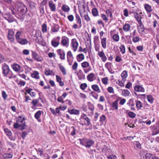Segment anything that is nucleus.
Instances as JSON below:
<instances>
[{
	"mask_svg": "<svg viewBox=\"0 0 159 159\" xmlns=\"http://www.w3.org/2000/svg\"><path fill=\"white\" fill-rule=\"evenodd\" d=\"M68 112L71 114L79 115L80 111L79 110L75 109H69Z\"/></svg>",
	"mask_w": 159,
	"mask_h": 159,
	"instance_id": "412c9836",
	"label": "nucleus"
},
{
	"mask_svg": "<svg viewBox=\"0 0 159 159\" xmlns=\"http://www.w3.org/2000/svg\"><path fill=\"white\" fill-rule=\"evenodd\" d=\"M119 99H117L116 101L112 102L111 106L113 108L116 110H117L118 109V102Z\"/></svg>",
	"mask_w": 159,
	"mask_h": 159,
	"instance_id": "393cba45",
	"label": "nucleus"
},
{
	"mask_svg": "<svg viewBox=\"0 0 159 159\" xmlns=\"http://www.w3.org/2000/svg\"><path fill=\"white\" fill-rule=\"evenodd\" d=\"M12 156L10 153H5L3 155L2 159H10L12 158Z\"/></svg>",
	"mask_w": 159,
	"mask_h": 159,
	"instance_id": "c85d7f7f",
	"label": "nucleus"
},
{
	"mask_svg": "<svg viewBox=\"0 0 159 159\" xmlns=\"http://www.w3.org/2000/svg\"><path fill=\"white\" fill-rule=\"evenodd\" d=\"M127 105L129 107H133L135 105V103L134 99L131 98L129 99L128 102L127 103Z\"/></svg>",
	"mask_w": 159,
	"mask_h": 159,
	"instance_id": "ea45409f",
	"label": "nucleus"
},
{
	"mask_svg": "<svg viewBox=\"0 0 159 159\" xmlns=\"http://www.w3.org/2000/svg\"><path fill=\"white\" fill-rule=\"evenodd\" d=\"M144 8L148 12H151L152 11V7L149 4H145L144 5Z\"/></svg>",
	"mask_w": 159,
	"mask_h": 159,
	"instance_id": "58836bf2",
	"label": "nucleus"
},
{
	"mask_svg": "<svg viewBox=\"0 0 159 159\" xmlns=\"http://www.w3.org/2000/svg\"><path fill=\"white\" fill-rule=\"evenodd\" d=\"M147 99L149 102L152 104L153 102V98L151 95H147Z\"/></svg>",
	"mask_w": 159,
	"mask_h": 159,
	"instance_id": "09e8293b",
	"label": "nucleus"
},
{
	"mask_svg": "<svg viewBox=\"0 0 159 159\" xmlns=\"http://www.w3.org/2000/svg\"><path fill=\"white\" fill-rule=\"evenodd\" d=\"M59 68L63 75H66V71L65 68L62 65L59 64Z\"/></svg>",
	"mask_w": 159,
	"mask_h": 159,
	"instance_id": "7c9ffc66",
	"label": "nucleus"
},
{
	"mask_svg": "<svg viewBox=\"0 0 159 159\" xmlns=\"http://www.w3.org/2000/svg\"><path fill=\"white\" fill-rule=\"evenodd\" d=\"M120 51L122 54H124L125 53V48L124 45H121L120 47Z\"/></svg>",
	"mask_w": 159,
	"mask_h": 159,
	"instance_id": "79ce46f5",
	"label": "nucleus"
},
{
	"mask_svg": "<svg viewBox=\"0 0 159 159\" xmlns=\"http://www.w3.org/2000/svg\"><path fill=\"white\" fill-rule=\"evenodd\" d=\"M95 74L93 73L89 74L87 77V79L90 82L93 81L94 80Z\"/></svg>",
	"mask_w": 159,
	"mask_h": 159,
	"instance_id": "5701e85b",
	"label": "nucleus"
},
{
	"mask_svg": "<svg viewBox=\"0 0 159 159\" xmlns=\"http://www.w3.org/2000/svg\"><path fill=\"white\" fill-rule=\"evenodd\" d=\"M132 40L134 43H136L140 41V38L138 36H134L133 37Z\"/></svg>",
	"mask_w": 159,
	"mask_h": 159,
	"instance_id": "4d7b16f0",
	"label": "nucleus"
},
{
	"mask_svg": "<svg viewBox=\"0 0 159 159\" xmlns=\"http://www.w3.org/2000/svg\"><path fill=\"white\" fill-rule=\"evenodd\" d=\"M32 56L35 60L38 61H42L43 60V57L40 56L35 51H31Z\"/></svg>",
	"mask_w": 159,
	"mask_h": 159,
	"instance_id": "20e7f679",
	"label": "nucleus"
},
{
	"mask_svg": "<svg viewBox=\"0 0 159 159\" xmlns=\"http://www.w3.org/2000/svg\"><path fill=\"white\" fill-rule=\"evenodd\" d=\"M94 44L99 43V37L98 35H95L94 37Z\"/></svg>",
	"mask_w": 159,
	"mask_h": 159,
	"instance_id": "13d9d810",
	"label": "nucleus"
},
{
	"mask_svg": "<svg viewBox=\"0 0 159 159\" xmlns=\"http://www.w3.org/2000/svg\"><path fill=\"white\" fill-rule=\"evenodd\" d=\"M69 39L68 38L65 36H63L61 37V43L64 46L67 47L68 46Z\"/></svg>",
	"mask_w": 159,
	"mask_h": 159,
	"instance_id": "6e6552de",
	"label": "nucleus"
},
{
	"mask_svg": "<svg viewBox=\"0 0 159 159\" xmlns=\"http://www.w3.org/2000/svg\"><path fill=\"white\" fill-rule=\"evenodd\" d=\"M89 109L90 110L92 113H93L94 107V105L90 102L87 103Z\"/></svg>",
	"mask_w": 159,
	"mask_h": 159,
	"instance_id": "cd10ccee",
	"label": "nucleus"
},
{
	"mask_svg": "<svg viewBox=\"0 0 159 159\" xmlns=\"http://www.w3.org/2000/svg\"><path fill=\"white\" fill-rule=\"evenodd\" d=\"M41 114V111H37L35 114L34 117L37 119H38Z\"/></svg>",
	"mask_w": 159,
	"mask_h": 159,
	"instance_id": "3c124183",
	"label": "nucleus"
},
{
	"mask_svg": "<svg viewBox=\"0 0 159 159\" xmlns=\"http://www.w3.org/2000/svg\"><path fill=\"white\" fill-rule=\"evenodd\" d=\"M12 67L16 71H18L20 69V66L17 64H14L12 66Z\"/></svg>",
	"mask_w": 159,
	"mask_h": 159,
	"instance_id": "f704fd0d",
	"label": "nucleus"
},
{
	"mask_svg": "<svg viewBox=\"0 0 159 159\" xmlns=\"http://www.w3.org/2000/svg\"><path fill=\"white\" fill-rule=\"evenodd\" d=\"M94 47L95 50L96 51H98L100 48V45L99 43L94 44Z\"/></svg>",
	"mask_w": 159,
	"mask_h": 159,
	"instance_id": "774afa93",
	"label": "nucleus"
},
{
	"mask_svg": "<svg viewBox=\"0 0 159 159\" xmlns=\"http://www.w3.org/2000/svg\"><path fill=\"white\" fill-rule=\"evenodd\" d=\"M92 88L94 91L99 93L101 91L99 89L98 86L97 84H93L92 86Z\"/></svg>",
	"mask_w": 159,
	"mask_h": 159,
	"instance_id": "473e14b6",
	"label": "nucleus"
},
{
	"mask_svg": "<svg viewBox=\"0 0 159 159\" xmlns=\"http://www.w3.org/2000/svg\"><path fill=\"white\" fill-rule=\"evenodd\" d=\"M134 17L135 18L137 21L138 23L140 21H142L141 20L142 17L138 13H134Z\"/></svg>",
	"mask_w": 159,
	"mask_h": 159,
	"instance_id": "c756f323",
	"label": "nucleus"
},
{
	"mask_svg": "<svg viewBox=\"0 0 159 159\" xmlns=\"http://www.w3.org/2000/svg\"><path fill=\"white\" fill-rule=\"evenodd\" d=\"M101 39V44L102 47L104 49H106L107 47V38H104Z\"/></svg>",
	"mask_w": 159,
	"mask_h": 159,
	"instance_id": "b1692460",
	"label": "nucleus"
},
{
	"mask_svg": "<svg viewBox=\"0 0 159 159\" xmlns=\"http://www.w3.org/2000/svg\"><path fill=\"white\" fill-rule=\"evenodd\" d=\"M98 54L101 58V60L105 62L107 60V58L103 51L101 52L99 51Z\"/></svg>",
	"mask_w": 159,
	"mask_h": 159,
	"instance_id": "dca6fc26",
	"label": "nucleus"
},
{
	"mask_svg": "<svg viewBox=\"0 0 159 159\" xmlns=\"http://www.w3.org/2000/svg\"><path fill=\"white\" fill-rule=\"evenodd\" d=\"M106 116L104 115H102L100 117L99 121L101 123V124L100 125H101L103 124L104 122L106 120Z\"/></svg>",
	"mask_w": 159,
	"mask_h": 159,
	"instance_id": "37998d69",
	"label": "nucleus"
},
{
	"mask_svg": "<svg viewBox=\"0 0 159 159\" xmlns=\"http://www.w3.org/2000/svg\"><path fill=\"white\" fill-rule=\"evenodd\" d=\"M80 143L86 148H89L93 145L94 142L91 139L83 138L80 139Z\"/></svg>",
	"mask_w": 159,
	"mask_h": 159,
	"instance_id": "f257e3e1",
	"label": "nucleus"
},
{
	"mask_svg": "<svg viewBox=\"0 0 159 159\" xmlns=\"http://www.w3.org/2000/svg\"><path fill=\"white\" fill-rule=\"evenodd\" d=\"M106 13L107 16L108 17H112V14L111 12L109 9H107L106 11Z\"/></svg>",
	"mask_w": 159,
	"mask_h": 159,
	"instance_id": "6e6d98bb",
	"label": "nucleus"
},
{
	"mask_svg": "<svg viewBox=\"0 0 159 159\" xmlns=\"http://www.w3.org/2000/svg\"><path fill=\"white\" fill-rule=\"evenodd\" d=\"M67 18L70 22H72L74 20V16L72 15H70L67 16Z\"/></svg>",
	"mask_w": 159,
	"mask_h": 159,
	"instance_id": "e2e57ef3",
	"label": "nucleus"
},
{
	"mask_svg": "<svg viewBox=\"0 0 159 159\" xmlns=\"http://www.w3.org/2000/svg\"><path fill=\"white\" fill-rule=\"evenodd\" d=\"M21 119L22 120L20 121V130H23L25 128L26 126L25 121V118L24 117L20 116V119Z\"/></svg>",
	"mask_w": 159,
	"mask_h": 159,
	"instance_id": "4468645a",
	"label": "nucleus"
},
{
	"mask_svg": "<svg viewBox=\"0 0 159 159\" xmlns=\"http://www.w3.org/2000/svg\"><path fill=\"white\" fill-rule=\"evenodd\" d=\"M112 39L115 41L118 42L119 40V37L117 34H114L112 36Z\"/></svg>",
	"mask_w": 159,
	"mask_h": 159,
	"instance_id": "8fccbe9b",
	"label": "nucleus"
},
{
	"mask_svg": "<svg viewBox=\"0 0 159 159\" xmlns=\"http://www.w3.org/2000/svg\"><path fill=\"white\" fill-rule=\"evenodd\" d=\"M67 61L69 65H71L73 61V57L70 51H69L67 52Z\"/></svg>",
	"mask_w": 159,
	"mask_h": 159,
	"instance_id": "1a4fd4ad",
	"label": "nucleus"
},
{
	"mask_svg": "<svg viewBox=\"0 0 159 159\" xmlns=\"http://www.w3.org/2000/svg\"><path fill=\"white\" fill-rule=\"evenodd\" d=\"M77 75L80 80L85 79V75L83 73L81 70H80L77 73Z\"/></svg>",
	"mask_w": 159,
	"mask_h": 159,
	"instance_id": "2eb2a0df",
	"label": "nucleus"
},
{
	"mask_svg": "<svg viewBox=\"0 0 159 159\" xmlns=\"http://www.w3.org/2000/svg\"><path fill=\"white\" fill-rule=\"evenodd\" d=\"M27 11V8L23 4L20 3V13L22 15H24Z\"/></svg>",
	"mask_w": 159,
	"mask_h": 159,
	"instance_id": "aec40b11",
	"label": "nucleus"
},
{
	"mask_svg": "<svg viewBox=\"0 0 159 159\" xmlns=\"http://www.w3.org/2000/svg\"><path fill=\"white\" fill-rule=\"evenodd\" d=\"M2 74L3 75L5 76H7L10 79L13 78H16L17 76H19L20 75L19 74L17 76L12 75L10 76L11 73V72L10 71L9 66L7 65H5L2 67Z\"/></svg>",
	"mask_w": 159,
	"mask_h": 159,
	"instance_id": "f03ea898",
	"label": "nucleus"
},
{
	"mask_svg": "<svg viewBox=\"0 0 159 159\" xmlns=\"http://www.w3.org/2000/svg\"><path fill=\"white\" fill-rule=\"evenodd\" d=\"M152 135H154L159 133V121L157 122L156 125L152 127Z\"/></svg>",
	"mask_w": 159,
	"mask_h": 159,
	"instance_id": "39448f33",
	"label": "nucleus"
},
{
	"mask_svg": "<svg viewBox=\"0 0 159 159\" xmlns=\"http://www.w3.org/2000/svg\"><path fill=\"white\" fill-rule=\"evenodd\" d=\"M92 13L94 16H97L98 15V10L96 8H93L92 10Z\"/></svg>",
	"mask_w": 159,
	"mask_h": 159,
	"instance_id": "c03bdc74",
	"label": "nucleus"
},
{
	"mask_svg": "<svg viewBox=\"0 0 159 159\" xmlns=\"http://www.w3.org/2000/svg\"><path fill=\"white\" fill-rule=\"evenodd\" d=\"M57 51L58 55L60 56V58L61 60H65V53L64 50L61 49H59Z\"/></svg>",
	"mask_w": 159,
	"mask_h": 159,
	"instance_id": "f8f14e48",
	"label": "nucleus"
},
{
	"mask_svg": "<svg viewBox=\"0 0 159 159\" xmlns=\"http://www.w3.org/2000/svg\"><path fill=\"white\" fill-rule=\"evenodd\" d=\"M75 20L76 21V23L79 24V28H80L82 26L81 20L79 14L77 13H75Z\"/></svg>",
	"mask_w": 159,
	"mask_h": 159,
	"instance_id": "6ab92c4d",
	"label": "nucleus"
},
{
	"mask_svg": "<svg viewBox=\"0 0 159 159\" xmlns=\"http://www.w3.org/2000/svg\"><path fill=\"white\" fill-rule=\"evenodd\" d=\"M20 31H18L17 32L16 35V39L17 41L20 43Z\"/></svg>",
	"mask_w": 159,
	"mask_h": 159,
	"instance_id": "5fc2aeb1",
	"label": "nucleus"
},
{
	"mask_svg": "<svg viewBox=\"0 0 159 159\" xmlns=\"http://www.w3.org/2000/svg\"><path fill=\"white\" fill-rule=\"evenodd\" d=\"M4 130L5 134L7 136H10L11 135L12 133L11 131L9 130L7 128L5 129Z\"/></svg>",
	"mask_w": 159,
	"mask_h": 159,
	"instance_id": "de8ad7c7",
	"label": "nucleus"
},
{
	"mask_svg": "<svg viewBox=\"0 0 159 159\" xmlns=\"http://www.w3.org/2000/svg\"><path fill=\"white\" fill-rule=\"evenodd\" d=\"M130 94L129 91L127 89H124L122 92V95L126 97L128 96Z\"/></svg>",
	"mask_w": 159,
	"mask_h": 159,
	"instance_id": "4c0bfd02",
	"label": "nucleus"
},
{
	"mask_svg": "<svg viewBox=\"0 0 159 159\" xmlns=\"http://www.w3.org/2000/svg\"><path fill=\"white\" fill-rule=\"evenodd\" d=\"M84 59V55L82 53L80 54L77 56V59L78 61L80 62Z\"/></svg>",
	"mask_w": 159,
	"mask_h": 159,
	"instance_id": "e433bc0d",
	"label": "nucleus"
},
{
	"mask_svg": "<svg viewBox=\"0 0 159 159\" xmlns=\"http://www.w3.org/2000/svg\"><path fill=\"white\" fill-rule=\"evenodd\" d=\"M135 146L138 149H140L141 148V145L140 143L137 141H135L134 143Z\"/></svg>",
	"mask_w": 159,
	"mask_h": 159,
	"instance_id": "bf43d9fd",
	"label": "nucleus"
},
{
	"mask_svg": "<svg viewBox=\"0 0 159 159\" xmlns=\"http://www.w3.org/2000/svg\"><path fill=\"white\" fill-rule=\"evenodd\" d=\"M134 89L135 91L139 92H144L145 91L144 89L142 86L136 85L134 86Z\"/></svg>",
	"mask_w": 159,
	"mask_h": 159,
	"instance_id": "a211bd4d",
	"label": "nucleus"
},
{
	"mask_svg": "<svg viewBox=\"0 0 159 159\" xmlns=\"http://www.w3.org/2000/svg\"><path fill=\"white\" fill-rule=\"evenodd\" d=\"M78 66V63L76 62H75L73 66H72V69L73 70H76Z\"/></svg>",
	"mask_w": 159,
	"mask_h": 159,
	"instance_id": "0e129e2a",
	"label": "nucleus"
},
{
	"mask_svg": "<svg viewBox=\"0 0 159 159\" xmlns=\"http://www.w3.org/2000/svg\"><path fill=\"white\" fill-rule=\"evenodd\" d=\"M4 18L7 20L9 22H12L14 20L13 18L11 16H9L7 15L5 16H4Z\"/></svg>",
	"mask_w": 159,
	"mask_h": 159,
	"instance_id": "a18cd8bd",
	"label": "nucleus"
},
{
	"mask_svg": "<svg viewBox=\"0 0 159 159\" xmlns=\"http://www.w3.org/2000/svg\"><path fill=\"white\" fill-rule=\"evenodd\" d=\"M128 74L127 71L126 70L123 71L121 74V76L122 79L125 80V79L127 77Z\"/></svg>",
	"mask_w": 159,
	"mask_h": 159,
	"instance_id": "a19ab883",
	"label": "nucleus"
},
{
	"mask_svg": "<svg viewBox=\"0 0 159 159\" xmlns=\"http://www.w3.org/2000/svg\"><path fill=\"white\" fill-rule=\"evenodd\" d=\"M87 86V85L86 83H83L80 85V87L81 89L84 90L85 89Z\"/></svg>",
	"mask_w": 159,
	"mask_h": 159,
	"instance_id": "69168bd1",
	"label": "nucleus"
},
{
	"mask_svg": "<svg viewBox=\"0 0 159 159\" xmlns=\"http://www.w3.org/2000/svg\"><path fill=\"white\" fill-rule=\"evenodd\" d=\"M108 78L107 77H104L102 79V83L105 85H106L108 83Z\"/></svg>",
	"mask_w": 159,
	"mask_h": 159,
	"instance_id": "680f3d73",
	"label": "nucleus"
},
{
	"mask_svg": "<svg viewBox=\"0 0 159 159\" xmlns=\"http://www.w3.org/2000/svg\"><path fill=\"white\" fill-rule=\"evenodd\" d=\"M80 120V124L83 126L85 125L88 126L91 124L90 120L86 114L84 113L81 115Z\"/></svg>",
	"mask_w": 159,
	"mask_h": 159,
	"instance_id": "7ed1b4c3",
	"label": "nucleus"
},
{
	"mask_svg": "<svg viewBox=\"0 0 159 159\" xmlns=\"http://www.w3.org/2000/svg\"><path fill=\"white\" fill-rule=\"evenodd\" d=\"M42 31L43 33H45L47 31V26L45 24H43L42 25Z\"/></svg>",
	"mask_w": 159,
	"mask_h": 159,
	"instance_id": "052dcab7",
	"label": "nucleus"
},
{
	"mask_svg": "<svg viewBox=\"0 0 159 159\" xmlns=\"http://www.w3.org/2000/svg\"><path fill=\"white\" fill-rule=\"evenodd\" d=\"M126 112L127 113L128 116L130 118H134L136 116V114L135 113L129 110H127Z\"/></svg>",
	"mask_w": 159,
	"mask_h": 159,
	"instance_id": "bb28decb",
	"label": "nucleus"
},
{
	"mask_svg": "<svg viewBox=\"0 0 159 159\" xmlns=\"http://www.w3.org/2000/svg\"><path fill=\"white\" fill-rule=\"evenodd\" d=\"M153 155L150 153H146L145 155V157L146 159H153Z\"/></svg>",
	"mask_w": 159,
	"mask_h": 159,
	"instance_id": "49530a36",
	"label": "nucleus"
},
{
	"mask_svg": "<svg viewBox=\"0 0 159 159\" xmlns=\"http://www.w3.org/2000/svg\"><path fill=\"white\" fill-rule=\"evenodd\" d=\"M48 6L51 10L52 11H56V6L52 0L49 1L48 2Z\"/></svg>",
	"mask_w": 159,
	"mask_h": 159,
	"instance_id": "ddd939ff",
	"label": "nucleus"
},
{
	"mask_svg": "<svg viewBox=\"0 0 159 159\" xmlns=\"http://www.w3.org/2000/svg\"><path fill=\"white\" fill-rule=\"evenodd\" d=\"M28 42V40L25 39H20V44L25 45L27 44Z\"/></svg>",
	"mask_w": 159,
	"mask_h": 159,
	"instance_id": "603ef678",
	"label": "nucleus"
},
{
	"mask_svg": "<svg viewBox=\"0 0 159 159\" xmlns=\"http://www.w3.org/2000/svg\"><path fill=\"white\" fill-rule=\"evenodd\" d=\"M81 65L82 67L84 68H87L89 66V63L87 61H84L82 63Z\"/></svg>",
	"mask_w": 159,
	"mask_h": 159,
	"instance_id": "864d4df0",
	"label": "nucleus"
},
{
	"mask_svg": "<svg viewBox=\"0 0 159 159\" xmlns=\"http://www.w3.org/2000/svg\"><path fill=\"white\" fill-rule=\"evenodd\" d=\"M53 73V71L49 69H46L44 71V74L47 76L51 75Z\"/></svg>",
	"mask_w": 159,
	"mask_h": 159,
	"instance_id": "c9c22d12",
	"label": "nucleus"
},
{
	"mask_svg": "<svg viewBox=\"0 0 159 159\" xmlns=\"http://www.w3.org/2000/svg\"><path fill=\"white\" fill-rule=\"evenodd\" d=\"M8 30V38L11 42L14 41V32L12 30L10 29H7Z\"/></svg>",
	"mask_w": 159,
	"mask_h": 159,
	"instance_id": "0eeeda50",
	"label": "nucleus"
},
{
	"mask_svg": "<svg viewBox=\"0 0 159 159\" xmlns=\"http://www.w3.org/2000/svg\"><path fill=\"white\" fill-rule=\"evenodd\" d=\"M139 26H138V31L139 33H140V31L143 33L144 32V26L142 21L138 23Z\"/></svg>",
	"mask_w": 159,
	"mask_h": 159,
	"instance_id": "f3484780",
	"label": "nucleus"
},
{
	"mask_svg": "<svg viewBox=\"0 0 159 159\" xmlns=\"http://www.w3.org/2000/svg\"><path fill=\"white\" fill-rule=\"evenodd\" d=\"M101 17L104 20H105V21H107L108 20V19H107V16L105 15L101 14Z\"/></svg>",
	"mask_w": 159,
	"mask_h": 159,
	"instance_id": "338daca9",
	"label": "nucleus"
},
{
	"mask_svg": "<svg viewBox=\"0 0 159 159\" xmlns=\"http://www.w3.org/2000/svg\"><path fill=\"white\" fill-rule=\"evenodd\" d=\"M19 121L18 120H16V122L14 123L13 127L14 129V131L15 132V134H16L18 136H19V135L20 134L19 132L17 131V130H19L20 129V125L19 124L18 122Z\"/></svg>",
	"mask_w": 159,
	"mask_h": 159,
	"instance_id": "9d476101",
	"label": "nucleus"
},
{
	"mask_svg": "<svg viewBox=\"0 0 159 159\" xmlns=\"http://www.w3.org/2000/svg\"><path fill=\"white\" fill-rule=\"evenodd\" d=\"M135 102L136 107L138 109H140L142 107V103L140 101L137 100L135 101Z\"/></svg>",
	"mask_w": 159,
	"mask_h": 159,
	"instance_id": "72a5a7b5",
	"label": "nucleus"
},
{
	"mask_svg": "<svg viewBox=\"0 0 159 159\" xmlns=\"http://www.w3.org/2000/svg\"><path fill=\"white\" fill-rule=\"evenodd\" d=\"M60 37L57 36L54 38L51 41V44L54 47H57L59 44Z\"/></svg>",
	"mask_w": 159,
	"mask_h": 159,
	"instance_id": "423d86ee",
	"label": "nucleus"
},
{
	"mask_svg": "<svg viewBox=\"0 0 159 159\" xmlns=\"http://www.w3.org/2000/svg\"><path fill=\"white\" fill-rule=\"evenodd\" d=\"M71 45L74 52H75L78 46V43L76 39H73L72 40Z\"/></svg>",
	"mask_w": 159,
	"mask_h": 159,
	"instance_id": "9b49d317",
	"label": "nucleus"
},
{
	"mask_svg": "<svg viewBox=\"0 0 159 159\" xmlns=\"http://www.w3.org/2000/svg\"><path fill=\"white\" fill-rule=\"evenodd\" d=\"M61 9L65 12H68L70 11V8L66 5H63L61 7Z\"/></svg>",
	"mask_w": 159,
	"mask_h": 159,
	"instance_id": "2f4dec72",
	"label": "nucleus"
},
{
	"mask_svg": "<svg viewBox=\"0 0 159 159\" xmlns=\"http://www.w3.org/2000/svg\"><path fill=\"white\" fill-rule=\"evenodd\" d=\"M39 72L37 71H34L33 73L31 74V76L36 79H38L39 78Z\"/></svg>",
	"mask_w": 159,
	"mask_h": 159,
	"instance_id": "4be33fe9",
	"label": "nucleus"
},
{
	"mask_svg": "<svg viewBox=\"0 0 159 159\" xmlns=\"http://www.w3.org/2000/svg\"><path fill=\"white\" fill-rule=\"evenodd\" d=\"M123 30L125 32L129 31L130 28V26L129 24L128 23H126L123 26Z\"/></svg>",
	"mask_w": 159,
	"mask_h": 159,
	"instance_id": "a878e982",
	"label": "nucleus"
}]
</instances>
